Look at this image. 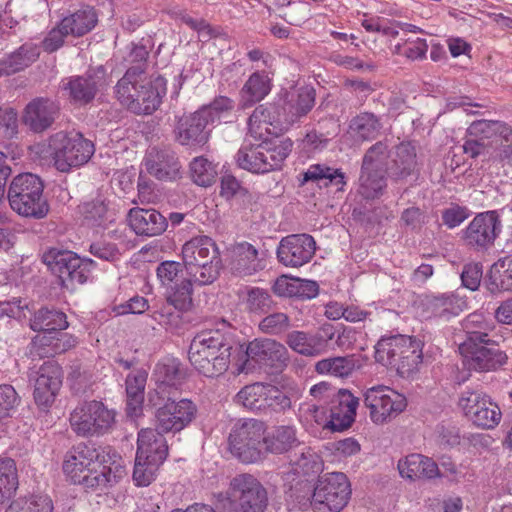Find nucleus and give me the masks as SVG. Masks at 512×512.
Returning a JSON list of instances; mask_svg holds the SVG:
<instances>
[{"label":"nucleus","instance_id":"nucleus-1","mask_svg":"<svg viewBox=\"0 0 512 512\" xmlns=\"http://www.w3.org/2000/svg\"><path fill=\"white\" fill-rule=\"evenodd\" d=\"M284 122L285 117L280 107L274 104L256 107L249 117L248 130L254 139L261 140L262 143L239 149L236 154L238 166L255 174L280 169L292 151L293 142L289 138L269 140V136H277L288 130L290 126Z\"/></svg>","mask_w":512,"mask_h":512},{"label":"nucleus","instance_id":"nucleus-2","mask_svg":"<svg viewBox=\"0 0 512 512\" xmlns=\"http://www.w3.org/2000/svg\"><path fill=\"white\" fill-rule=\"evenodd\" d=\"M30 153L41 161H53L61 172L88 162L94 154V144L80 133L58 132L47 141L35 143Z\"/></svg>","mask_w":512,"mask_h":512},{"label":"nucleus","instance_id":"nucleus-3","mask_svg":"<svg viewBox=\"0 0 512 512\" xmlns=\"http://www.w3.org/2000/svg\"><path fill=\"white\" fill-rule=\"evenodd\" d=\"M231 347L217 330L202 331L191 341L189 361L206 377H216L227 371L230 363Z\"/></svg>","mask_w":512,"mask_h":512},{"label":"nucleus","instance_id":"nucleus-4","mask_svg":"<svg viewBox=\"0 0 512 512\" xmlns=\"http://www.w3.org/2000/svg\"><path fill=\"white\" fill-rule=\"evenodd\" d=\"M96 449L86 444L74 446L65 456L63 471L74 483L87 489H103L111 481V468L97 461Z\"/></svg>","mask_w":512,"mask_h":512},{"label":"nucleus","instance_id":"nucleus-5","mask_svg":"<svg viewBox=\"0 0 512 512\" xmlns=\"http://www.w3.org/2000/svg\"><path fill=\"white\" fill-rule=\"evenodd\" d=\"M43 191V182L37 175L19 174L13 178L8 189L10 207L20 216L42 219L49 212V204Z\"/></svg>","mask_w":512,"mask_h":512},{"label":"nucleus","instance_id":"nucleus-6","mask_svg":"<svg viewBox=\"0 0 512 512\" xmlns=\"http://www.w3.org/2000/svg\"><path fill=\"white\" fill-rule=\"evenodd\" d=\"M182 258L189 273L201 285L215 281L219 274V250L208 236H196L182 247Z\"/></svg>","mask_w":512,"mask_h":512},{"label":"nucleus","instance_id":"nucleus-7","mask_svg":"<svg viewBox=\"0 0 512 512\" xmlns=\"http://www.w3.org/2000/svg\"><path fill=\"white\" fill-rule=\"evenodd\" d=\"M350 495V483L344 473H327L316 483L311 507L314 512H340L347 505Z\"/></svg>","mask_w":512,"mask_h":512},{"label":"nucleus","instance_id":"nucleus-8","mask_svg":"<svg viewBox=\"0 0 512 512\" xmlns=\"http://www.w3.org/2000/svg\"><path fill=\"white\" fill-rule=\"evenodd\" d=\"M115 411L101 401L91 400L79 403L70 414V426L79 436L104 434L115 423Z\"/></svg>","mask_w":512,"mask_h":512},{"label":"nucleus","instance_id":"nucleus-9","mask_svg":"<svg viewBox=\"0 0 512 512\" xmlns=\"http://www.w3.org/2000/svg\"><path fill=\"white\" fill-rule=\"evenodd\" d=\"M43 262L66 288L84 284L91 275L93 261L82 259L68 250L50 249L43 255Z\"/></svg>","mask_w":512,"mask_h":512},{"label":"nucleus","instance_id":"nucleus-10","mask_svg":"<svg viewBox=\"0 0 512 512\" xmlns=\"http://www.w3.org/2000/svg\"><path fill=\"white\" fill-rule=\"evenodd\" d=\"M363 402L369 418L375 425H384L400 415L407 407L406 397L386 385H375L365 390Z\"/></svg>","mask_w":512,"mask_h":512},{"label":"nucleus","instance_id":"nucleus-11","mask_svg":"<svg viewBox=\"0 0 512 512\" xmlns=\"http://www.w3.org/2000/svg\"><path fill=\"white\" fill-rule=\"evenodd\" d=\"M265 425L254 419L236 424L229 435L231 451L245 463L261 459L264 452Z\"/></svg>","mask_w":512,"mask_h":512},{"label":"nucleus","instance_id":"nucleus-12","mask_svg":"<svg viewBox=\"0 0 512 512\" xmlns=\"http://www.w3.org/2000/svg\"><path fill=\"white\" fill-rule=\"evenodd\" d=\"M458 407L468 421L482 429L495 428L502 418V412L497 403L479 391L462 392Z\"/></svg>","mask_w":512,"mask_h":512},{"label":"nucleus","instance_id":"nucleus-13","mask_svg":"<svg viewBox=\"0 0 512 512\" xmlns=\"http://www.w3.org/2000/svg\"><path fill=\"white\" fill-rule=\"evenodd\" d=\"M228 495L237 502L238 512H265L268 492L262 483L251 474H239L231 479Z\"/></svg>","mask_w":512,"mask_h":512},{"label":"nucleus","instance_id":"nucleus-14","mask_svg":"<svg viewBox=\"0 0 512 512\" xmlns=\"http://www.w3.org/2000/svg\"><path fill=\"white\" fill-rule=\"evenodd\" d=\"M246 369L256 365L260 368L282 370L288 360V351L280 342L270 338H258L251 341L246 348Z\"/></svg>","mask_w":512,"mask_h":512},{"label":"nucleus","instance_id":"nucleus-15","mask_svg":"<svg viewBox=\"0 0 512 512\" xmlns=\"http://www.w3.org/2000/svg\"><path fill=\"white\" fill-rule=\"evenodd\" d=\"M197 408L188 399L168 400L155 412V426L159 432H179L194 419Z\"/></svg>","mask_w":512,"mask_h":512},{"label":"nucleus","instance_id":"nucleus-16","mask_svg":"<svg viewBox=\"0 0 512 512\" xmlns=\"http://www.w3.org/2000/svg\"><path fill=\"white\" fill-rule=\"evenodd\" d=\"M316 242L308 234H291L283 237L277 247V259L286 267H301L315 254Z\"/></svg>","mask_w":512,"mask_h":512},{"label":"nucleus","instance_id":"nucleus-17","mask_svg":"<svg viewBox=\"0 0 512 512\" xmlns=\"http://www.w3.org/2000/svg\"><path fill=\"white\" fill-rule=\"evenodd\" d=\"M33 397L40 409L49 408L62 385V370L55 362H45L35 372Z\"/></svg>","mask_w":512,"mask_h":512},{"label":"nucleus","instance_id":"nucleus-18","mask_svg":"<svg viewBox=\"0 0 512 512\" xmlns=\"http://www.w3.org/2000/svg\"><path fill=\"white\" fill-rule=\"evenodd\" d=\"M485 343L463 342L459 346L463 364L469 370L487 372L496 370L506 361V355L496 348L487 347Z\"/></svg>","mask_w":512,"mask_h":512},{"label":"nucleus","instance_id":"nucleus-19","mask_svg":"<svg viewBox=\"0 0 512 512\" xmlns=\"http://www.w3.org/2000/svg\"><path fill=\"white\" fill-rule=\"evenodd\" d=\"M500 232V222L496 212L478 214L464 231L467 245L475 248H487L492 245Z\"/></svg>","mask_w":512,"mask_h":512},{"label":"nucleus","instance_id":"nucleus-20","mask_svg":"<svg viewBox=\"0 0 512 512\" xmlns=\"http://www.w3.org/2000/svg\"><path fill=\"white\" fill-rule=\"evenodd\" d=\"M468 136L478 137L485 141L493 139L492 142L500 146V156L510 158L512 156V130L503 122L479 120L468 127Z\"/></svg>","mask_w":512,"mask_h":512},{"label":"nucleus","instance_id":"nucleus-21","mask_svg":"<svg viewBox=\"0 0 512 512\" xmlns=\"http://www.w3.org/2000/svg\"><path fill=\"white\" fill-rule=\"evenodd\" d=\"M59 113L57 104L48 98H35L23 110L22 123L31 131L41 133L52 126Z\"/></svg>","mask_w":512,"mask_h":512},{"label":"nucleus","instance_id":"nucleus-22","mask_svg":"<svg viewBox=\"0 0 512 512\" xmlns=\"http://www.w3.org/2000/svg\"><path fill=\"white\" fill-rule=\"evenodd\" d=\"M335 330L332 325H324L321 333L309 335L302 331H293L287 336L288 346L295 352L304 356L315 357L324 353L327 349L328 341L332 340Z\"/></svg>","mask_w":512,"mask_h":512},{"label":"nucleus","instance_id":"nucleus-23","mask_svg":"<svg viewBox=\"0 0 512 512\" xmlns=\"http://www.w3.org/2000/svg\"><path fill=\"white\" fill-rule=\"evenodd\" d=\"M228 266L239 277L251 276L261 270V261L256 247L243 241L227 248Z\"/></svg>","mask_w":512,"mask_h":512},{"label":"nucleus","instance_id":"nucleus-24","mask_svg":"<svg viewBox=\"0 0 512 512\" xmlns=\"http://www.w3.org/2000/svg\"><path fill=\"white\" fill-rule=\"evenodd\" d=\"M203 115V112L197 110L178 119L175 127V137L181 145H203L208 141L209 131L207 126L209 122Z\"/></svg>","mask_w":512,"mask_h":512},{"label":"nucleus","instance_id":"nucleus-25","mask_svg":"<svg viewBox=\"0 0 512 512\" xmlns=\"http://www.w3.org/2000/svg\"><path fill=\"white\" fill-rule=\"evenodd\" d=\"M127 221L138 236H158L167 228L166 218L155 209L132 208L128 212Z\"/></svg>","mask_w":512,"mask_h":512},{"label":"nucleus","instance_id":"nucleus-26","mask_svg":"<svg viewBox=\"0 0 512 512\" xmlns=\"http://www.w3.org/2000/svg\"><path fill=\"white\" fill-rule=\"evenodd\" d=\"M145 167L160 181H176L181 177V165L173 152L152 149L146 156Z\"/></svg>","mask_w":512,"mask_h":512},{"label":"nucleus","instance_id":"nucleus-27","mask_svg":"<svg viewBox=\"0 0 512 512\" xmlns=\"http://www.w3.org/2000/svg\"><path fill=\"white\" fill-rule=\"evenodd\" d=\"M135 94V101L130 111L135 114H151L161 104L162 97L166 94V80L161 77H149L148 83Z\"/></svg>","mask_w":512,"mask_h":512},{"label":"nucleus","instance_id":"nucleus-28","mask_svg":"<svg viewBox=\"0 0 512 512\" xmlns=\"http://www.w3.org/2000/svg\"><path fill=\"white\" fill-rule=\"evenodd\" d=\"M315 92L313 88L305 86L292 90L280 111L285 117V122L291 127L301 117L305 116L314 106Z\"/></svg>","mask_w":512,"mask_h":512},{"label":"nucleus","instance_id":"nucleus-29","mask_svg":"<svg viewBox=\"0 0 512 512\" xmlns=\"http://www.w3.org/2000/svg\"><path fill=\"white\" fill-rule=\"evenodd\" d=\"M358 405L359 399L350 391L339 390L338 405L331 410L329 430L341 432L351 427L355 421Z\"/></svg>","mask_w":512,"mask_h":512},{"label":"nucleus","instance_id":"nucleus-30","mask_svg":"<svg viewBox=\"0 0 512 512\" xmlns=\"http://www.w3.org/2000/svg\"><path fill=\"white\" fill-rule=\"evenodd\" d=\"M397 467L401 477L409 480L433 479L440 475L436 462L421 454H410L400 459Z\"/></svg>","mask_w":512,"mask_h":512},{"label":"nucleus","instance_id":"nucleus-31","mask_svg":"<svg viewBox=\"0 0 512 512\" xmlns=\"http://www.w3.org/2000/svg\"><path fill=\"white\" fill-rule=\"evenodd\" d=\"M167 455L166 439L157 428L142 429L138 433L136 456H140V459L151 458L153 461L164 462Z\"/></svg>","mask_w":512,"mask_h":512},{"label":"nucleus","instance_id":"nucleus-32","mask_svg":"<svg viewBox=\"0 0 512 512\" xmlns=\"http://www.w3.org/2000/svg\"><path fill=\"white\" fill-rule=\"evenodd\" d=\"M148 83V76L138 68H130L126 71L124 76L117 82L115 93L121 105L125 106L128 110L131 109L135 101V94H138L140 88Z\"/></svg>","mask_w":512,"mask_h":512},{"label":"nucleus","instance_id":"nucleus-33","mask_svg":"<svg viewBox=\"0 0 512 512\" xmlns=\"http://www.w3.org/2000/svg\"><path fill=\"white\" fill-rule=\"evenodd\" d=\"M271 90L269 77L260 72H255L243 85L240 91V105L243 108L251 107L253 104L263 100Z\"/></svg>","mask_w":512,"mask_h":512},{"label":"nucleus","instance_id":"nucleus-34","mask_svg":"<svg viewBox=\"0 0 512 512\" xmlns=\"http://www.w3.org/2000/svg\"><path fill=\"white\" fill-rule=\"evenodd\" d=\"M387 188L386 173L379 170H360L358 178L357 192L366 200H375L380 198Z\"/></svg>","mask_w":512,"mask_h":512},{"label":"nucleus","instance_id":"nucleus-35","mask_svg":"<svg viewBox=\"0 0 512 512\" xmlns=\"http://www.w3.org/2000/svg\"><path fill=\"white\" fill-rule=\"evenodd\" d=\"M60 22L62 29H65L69 35L80 37L95 27L97 15L93 8L85 7L64 17Z\"/></svg>","mask_w":512,"mask_h":512},{"label":"nucleus","instance_id":"nucleus-36","mask_svg":"<svg viewBox=\"0 0 512 512\" xmlns=\"http://www.w3.org/2000/svg\"><path fill=\"white\" fill-rule=\"evenodd\" d=\"M409 336L397 335L381 338L375 346V359L377 362L395 367L398 358L403 353Z\"/></svg>","mask_w":512,"mask_h":512},{"label":"nucleus","instance_id":"nucleus-37","mask_svg":"<svg viewBox=\"0 0 512 512\" xmlns=\"http://www.w3.org/2000/svg\"><path fill=\"white\" fill-rule=\"evenodd\" d=\"M34 331L53 332L68 327L66 314L53 308L43 307L34 313L30 320Z\"/></svg>","mask_w":512,"mask_h":512},{"label":"nucleus","instance_id":"nucleus-38","mask_svg":"<svg viewBox=\"0 0 512 512\" xmlns=\"http://www.w3.org/2000/svg\"><path fill=\"white\" fill-rule=\"evenodd\" d=\"M395 369L402 377H410L419 368L422 363V343L421 341L408 337L406 347L395 362Z\"/></svg>","mask_w":512,"mask_h":512},{"label":"nucleus","instance_id":"nucleus-39","mask_svg":"<svg viewBox=\"0 0 512 512\" xmlns=\"http://www.w3.org/2000/svg\"><path fill=\"white\" fill-rule=\"evenodd\" d=\"M381 130L378 118L368 112L355 116L350 124L348 133L357 141H369L376 138Z\"/></svg>","mask_w":512,"mask_h":512},{"label":"nucleus","instance_id":"nucleus-40","mask_svg":"<svg viewBox=\"0 0 512 512\" xmlns=\"http://www.w3.org/2000/svg\"><path fill=\"white\" fill-rule=\"evenodd\" d=\"M39 56V50L34 45L25 44L16 52L0 61V76L16 73L29 66Z\"/></svg>","mask_w":512,"mask_h":512},{"label":"nucleus","instance_id":"nucleus-41","mask_svg":"<svg viewBox=\"0 0 512 512\" xmlns=\"http://www.w3.org/2000/svg\"><path fill=\"white\" fill-rule=\"evenodd\" d=\"M296 443V429L292 426H279L265 436L264 451L277 454L284 453Z\"/></svg>","mask_w":512,"mask_h":512},{"label":"nucleus","instance_id":"nucleus-42","mask_svg":"<svg viewBox=\"0 0 512 512\" xmlns=\"http://www.w3.org/2000/svg\"><path fill=\"white\" fill-rule=\"evenodd\" d=\"M463 328L467 334L464 342L489 344V333L494 329V324L483 314L472 313L464 320Z\"/></svg>","mask_w":512,"mask_h":512},{"label":"nucleus","instance_id":"nucleus-43","mask_svg":"<svg viewBox=\"0 0 512 512\" xmlns=\"http://www.w3.org/2000/svg\"><path fill=\"white\" fill-rule=\"evenodd\" d=\"M101 85L100 79L89 75L88 77L70 79L64 88L69 90V94L74 101L88 103L95 97L97 89Z\"/></svg>","mask_w":512,"mask_h":512},{"label":"nucleus","instance_id":"nucleus-44","mask_svg":"<svg viewBox=\"0 0 512 512\" xmlns=\"http://www.w3.org/2000/svg\"><path fill=\"white\" fill-rule=\"evenodd\" d=\"M491 292L512 290V254L495 262L489 274Z\"/></svg>","mask_w":512,"mask_h":512},{"label":"nucleus","instance_id":"nucleus-45","mask_svg":"<svg viewBox=\"0 0 512 512\" xmlns=\"http://www.w3.org/2000/svg\"><path fill=\"white\" fill-rule=\"evenodd\" d=\"M189 173L195 184L209 187L216 181L218 175L217 165L205 156H198L190 162Z\"/></svg>","mask_w":512,"mask_h":512},{"label":"nucleus","instance_id":"nucleus-46","mask_svg":"<svg viewBox=\"0 0 512 512\" xmlns=\"http://www.w3.org/2000/svg\"><path fill=\"white\" fill-rule=\"evenodd\" d=\"M193 288L189 279L171 286L165 294V302L179 312H189L193 308Z\"/></svg>","mask_w":512,"mask_h":512},{"label":"nucleus","instance_id":"nucleus-47","mask_svg":"<svg viewBox=\"0 0 512 512\" xmlns=\"http://www.w3.org/2000/svg\"><path fill=\"white\" fill-rule=\"evenodd\" d=\"M355 360L353 357H332L318 361L315 364V371L318 374H328L335 377H347L355 369Z\"/></svg>","mask_w":512,"mask_h":512},{"label":"nucleus","instance_id":"nucleus-48","mask_svg":"<svg viewBox=\"0 0 512 512\" xmlns=\"http://www.w3.org/2000/svg\"><path fill=\"white\" fill-rule=\"evenodd\" d=\"M395 175L404 178L417 169L416 149L411 143H401L397 146L393 160Z\"/></svg>","mask_w":512,"mask_h":512},{"label":"nucleus","instance_id":"nucleus-49","mask_svg":"<svg viewBox=\"0 0 512 512\" xmlns=\"http://www.w3.org/2000/svg\"><path fill=\"white\" fill-rule=\"evenodd\" d=\"M322 180H327L328 183L334 184L339 187H343L346 184L345 175L340 169H333L326 165L314 164L311 165L304 173H303V181L302 183L313 181L319 182Z\"/></svg>","mask_w":512,"mask_h":512},{"label":"nucleus","instance_id":"nucleus-50","mask_svg":"<svg viewBox=\"0 0 512 512\" xmlns=\"http://www.w3.org/2000/svg\"><path fill=\"white\" fill-rule=\"evenodd\" d=\"M17 487L18 477L14 460L0 458V503L11 497Z\"/></svg>","mask_w":512,"mask_h":512},{"label":"nucleus","instance_id":"nucleus-51","mask_svg":"<svg viewBox=\"0 0 512 512\" xmlns=\"http://www.w3.org/2000/svg\"><path fill=\"white\" fill-rule=\"evenodd\" d=\"M460 302L454 294H442L431 296L427 301V308L434 316L448 317L461 311Z\"/></svg>","mask_w":512,"mask_h":512},{"label":"nucleus","instance_id":"nucleus-52","mask_svg":"<svg viewBox=\"0 0 512 512\" xmlns=\"http://www.w3.org/2000/svg\"><path fill=\"white\" fill-rule=\"evenodd\" d=\"M389 157L388 146L385 142L379 141L372 145L364 154L362 169L379 170L387 174V160Z\"/></svg>","mask_w":512,"mask_h":512},{"label":"nucleus","instance_id":"nucleus-53","mask_svg":"<svg viewBox=\"0 0 512 512\" xmlns=\"http://www.w3.org/2000/svg\"><path fill=\"white\" fill-rule=\"evenodd\" d=\"M243 302L247 311L254 314L268 312L274 303L270 294L258 287L248 288Z\"/></svg>","mask_w":512,"mask_h":512},{"label":"nucleus","instance_id":"nucleus-54","mask_svg":"<svg viewBox=\"0 0 512 512\" xmlns=\"http://www.w3.org/2000/svg\"><path fill=\"white\" fill-rule=\"evenodd\" d=\"M265 385L255 383L245 386L236 395L237 403L254 411H264Z\"/></svg>","mask_w":512,"mask_h":512},{"label":"nucleus","instance_id":"nucleus-55","mask_svg":"<svg viewBox=\"0 0 512 512\" xmlns=\"http://www.w3.org/2000/svg\"><path fill=\"white\" fill-rule=\"evenodd\" d=\"M52 500L46 496H34L29 499L19 498L13 501L5 512H52Z\"/></svg>","mask_w":512,"mask_h":512},{"label":"nucleus","instance_id":"nucleus-56","mask_svg":"<svg viewBox=\"0 0 512 512\" xmlns=\"http://www.w3.org/2000/svg\"><path fill=\"white\" fill-rule=\"evenodd\" d=\"M162 464L163 462L153 461L151 458L140 459V456H136L133 470L135 484L143 487L150 485Z\"/></svg>","mask_w":512,"mask_h":512},{"label":"nucleus","instance_id":"nucleus-57","mask_svg":"<svg viewBox=\"0 0 512 512\" xmlns=\"http://www.w3.org/2000/svg\"><path fill=\"white\" fill-rule=\"evenodd\" d=\"M183 313L175 310L172 305L165 302L158 310L153 312L152 318L166 331L174 332L183 325Z\"/></svg>","mask_w":512,"mask_h":512},{"label":"nucleus","instance_id":"nucleus-58","mask_svg":"<svg viewBox=\"0 0 512 512\" xmlns=\"http://www.w3.org/2000/svg\"><path fill=\"white\" fill-rule=\"evenodd\" d=\"M180 363L175 358H165L154 370L156 381L165 385H175L180 378Z\"/></svg>","mask_w":512,"mask_h":512},{"label":"nucleus","instance_id":"nucleus-59","mask_svg":"<svg viewBox=\"0 0 512 512\" xmlns=\"http://www.w3.org/2000/svg\"><path fill=\"white\" fill-rule=\"evenodd\" d=\"M290 318L283 312H275L265 316L258 324L259 330L268 335H279L289 330Z\"/></svg>","mask_w":512,"mask_h":512},{"label":"nucleus","instance_id":"nucleus-60","mask_svg":"<svg viewBox=\"0 0 512 512\" xmlns=\"http://www.w3.org/2000/svg\"><path fill=\"white\" fill-rule=\"evenodd\" d=\"M234 108V102L226 96H219L213 100L209 105L200 108V112H203V116L209 122L213 124L216 121L221 120L226 114L232 111Z\"/></svg>","mask_w":512,"mask_h":512},{"label":"nucleus","instance_id":"nucleus-61","mask_svg":"<svg viewBox=\"0 0 512 512\" xmlns=\"http://www.w3.org/2000/svg\"><path fill=\"white\" fill-rule=\"evenodd\" d=\"M19 403L20 398L11 385H0V420L12 417Z\"/></svg>","mask_w":512,"mask_h":512},{"label":"nucleus","instance_id":"nucleus-62","mask_svg":"<svg viewBox=\"0 0 512 512\" xmlns=\"http://www.w3.org/2000/svg\"><path fill=\"white\" fill-rule=\"evenodd\" d=\"M85 219L98 224L108 220L112 221V213L108 210L104 200L96 199L83 206Z\"/></svg>","mask_w":512,"mask_h":512},{"label":"nucleus","instance_id":"nucleus-63","mask_svg":"<svg viewBox=\"0 0 512 512\" xmlns=\"http://www.w3.org/2000/svg\"><path fill=\"white\" fill-rule=\"evenodd\" d=\"M264 411L268 408L273 410H285L291 406L290 398L282 391L272 385H265Z\"/></svg>","mask_w":512,"mask_h":512},{"label":"nucleus","instance_id":"nucleus-64","mask_svg":"<svg viewBox=\"0 0 512 512\" xmlns=\"http://www.w3.org/2000/svg\"><path fill=\"white\" fill-rule=\"evenodd\" d=\"M302 416L306 423L316 424L322 426L324 429L329 430V420L326 416L324 407H319L314 403L305 402L302 407Z\"/></svg>","mask_w":512,"mask_h":512}]
</instances>
